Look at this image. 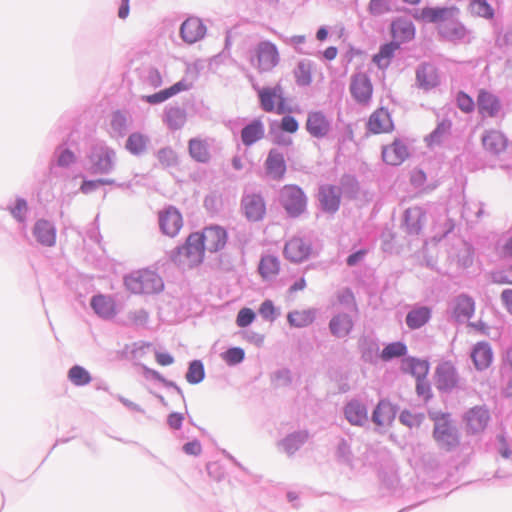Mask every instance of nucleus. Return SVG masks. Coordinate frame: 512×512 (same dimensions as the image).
<instances>
[{
  "label": "nucleus",
  "mask_w": 512,
  "mask_h": 512,
  "mask_svg": "<svg viewBox=\"0 0 512 512\" xmlns=\"http://www.w3.org/2000/svg\"><path fill=\"white\" fill-rule=\"evenodd\" d=\"M483 146L491 153L498 154L505 150L507 146L506 138L497 130H490L482 138Z\"/></svg>",
  "instance_id": "nucleus-33"
},
{
  "label": "nucleus",
  "mask_w": 512,
  "mask_h": 512,
  "mask_svg": "<svg viewBox=\"0 0 512 512\" xmlns=\"http://www.w3.org/2000/svg\"><path fill=\"white\" fill-rule=\"evenodd\" d=\"M399 420L403 425L409 428H417L423 422L424 415L422 413H413L411 411L404 410L401 412Z\"/></svg>",
  "instance_id": "nucleus-46"
},
{
  "label": "nucleus",
  "mask_w": 512,
  "mask_h": 512,
  "mask_svg": "<svg viewBox=\"0 0 512 512\" xmlns=\"http://www.w3.org/2000/svg\"><path fill=\"white\" fill-rule=\"evenodd\" d=\"M411 183L415 186H422L426 182V175L420 169H415L411 172Z\"/></svg>",
  "instance_id": "nucleus-61"
},
{
  "label": "nucleus",
  "mask_w": 512,
  "mask_h": 512,
  "mask_svg": "<svg viewBox=\"0 0 512 512\" xmlns=\"http://www.w3.org/2000/svg\"><path fill=\"white\" fill-rule=\"evenodd\" d=\"M341 189L338 186L325 184L319 188L318 201L321 208L328 213H335L341 202Z\"/></svg>",
  "instance_id": "nucleus-14"
},
{
  "label": "nucleus",
  "mask_w": 512,
  "mask_h": 512,
  "mask_svg": "<svg viewBox=\"0 0 512 512\" xmlns=\"http://www.w3.org/2000/svg\"><path fill=\"white\" fill-rule=\"evenodd\" d=\"M436 386L440 390H450L457 385L458 379L454 366L444 362L436 370Z\"/></svg>",
  "instance_id": "nucleus-22"
},
{
  "label": "nucleus",
  "mask_w": 512,
  "mask_h": 512,
  "mask_svg": "<svg viewBox=\"0 0 512 512\" xmlns=\"http://www.w3.org/2000/svg\"><path fill=\"white\" fill-rule=\"evenodd\" d=\"M200 237V243L204 246V251L218 252L222 250L228 240L227 231L219 225H211L197 232Z\"/></svg>",
  "instance_id": "nucleus-9"
},
{
  "label": "nucleus",
  "mask_w": 512,
  "mask_h": 512,
  "mask_svg": "<svg viewBox=\"0 0 512 512\" xmlns=\"http://www.w3.org/2000/svg\"><path fill=\"white\" fill-rule=\"evenodd\" d=\"M204 378V367L200 361H193L186 374V380L191 384H197Z\"/></svg>",
  "instance_id": "nucleus-47"
},
{
  "label": "nucleus",
  "mask_w": 512,
  "mask_h": 512,
  "mask_svg": "<svg viewBox=\"0 0 512 512\" xmlns=\"http://www.w3.org/2000/svg\"><path fill=\"white\" fill-rule=\"evenodd\" d=\"M205 34V25L196 17L186 19L180 27V35L182 39L189 44H193L201 40Z\"/></svg>",
  "instance_id": "nucleus-19"
},
{
  "label": "nucleus",
  "mask_w": 512,
  "mask_h": 512,
  "mask_svg": "<svg viewBox=\"0 0 512 512\" xmlns=\"http://www.w3.org/2000/svg\"><path fill=\"white\" fill-rule=\"evenodd\" d=\"M429 417L434 422L433 437L437 444L447 451L459 445V436L456 428L449 419V414L430 412Z\"/></svg>",
  "instance_id": "nucleus-3"
},
{
  "label": "nucleus",
  "mask_w": 512,
  "mask_h": 512,
  "mask_svg": "<svg viewBox=\"0 0 512 512\" xmlns=\"http://www.w3.org/2000/svg\"><path fill=\"white\" fill-rule=\"evenodd\" d=\"M259 313L264 319L273 321L276 317V309L273 302L265 300L259 308Z\"/></svg>",
  "instance_id": "nucleus-53"
},
{
  "label": "nucleus",
  "mask_w": 512,
  "mask_h": 512,
  "mask_svg": "<svg viewBox=\"0 0 512 512\" xmlns=\"http://www.w3.org/2000/svg\"><path fill=\"white\" fill-rule=\"evenodd\" d=\"M314 72V65L309 60H302L298 63L294 70L296 82L300 86H308L312 82V73Z\"/></svg>",
  "instance_id": "nucleus-39"
},
{
  "label": "nucleus",
  "mask_w": 512,
  "mask_h": 512,
  "mask_svg": "<svg viewBox=\"0 0 512 512\" xmlns=\"http://www.w3.org/2000/svg\"><path fill=\"white\" fill-rule=\"evenodd\" d=\"M397 408L389 400L382 399L372 413V421L379 427L390 426L396 417Z\"/></svg>",
  "instance_id": "nucleus-20"
},
{
  "label": "nucleus",
  "mask_w": 512,
  "mask_h": 512,
  "mask_svg": "<svg viewBox=\"0 0 512 512\" xmlns=\"http://www.w3.org/2000/svg\"><path fill=\"white\" fill-rule=\"evenodd\" d=\"M410 156L408 146L401 139H394L390 144L384 145L381 151L382 160L390 166H399Z\"/></svg>",
  "instance_id": "nucleus-11"
},
{
  "label": "nucleus",
  "mask_w": 512,
  "mask_h": 512,
  "mask_svg": "<svg viewBox=\"0 0 512 512\" xmlns=\"http://www.w3.org/2000/svg\"><path fill=\"white\" fill-rule=\"evenodd\" d=\"M283 252L289 261L302 262L310 255L311 247L303 239L294 237L285 244Z\"/></svg>",
  "instance_id": "nucleus-21"
},
{
  "label": "nucleus",
  "mask_w": 512,
  "mask_h": 512,
  "mask_svg": "<svg viewBox=\"0 0 512 512\" xmlns=\"http://www.w3.org/2000/svg\"><path fill=\"white\" fill-rule=\"evenodd\" d=\"M37 241L45 246H53L56 242V231L53 225L46 220L36 222L33 229Z\"/></svg>",
  "instance_id": "nucleus-28"
},
{
  "label": "nucleus",
  "mask_w": 512,
  "mask_h": 512,
  "mask_svg": "<svg viewBox=\"0 0 512 512\" xmlns=\"http://www.w3.org/2000/svg\"><path fill=\"white\" fill-rule=\"evenodd\" d=\"M474 312V302L467 296H459L454 306V315L458 319L470 318Z\"/></svg>",
  "instance_id": "nucleus-40"
},
{
  "label": "nucleus",
  "mask_w": 512,
  "mask_h": 512,
  "mask_svg": "<svg viewBox=\"0 0 512 512\" xmlns=\"http://www.w3.org/2000/svg\"><path fill=\"white\" fill-rule=\"evenodd\" d=\"M27 211V203L25 200H17L14 208L12 209V214L15 218L19 220H23V217Z\"/></svg>",
  "instance_id": "nucleus-59"
},
{
  "label": "nucleus",
  "mask_w": 512,
  "mask_h": 512,
  "mask_svg": "<svg viewBox=\"0 0 512 512\" xmlns=\"http://www.w3.org/2000/svg\"><path fill=\"white\" fill-rule=\"evenodd\" d=\"M501 299L508 312L512 313V289H506L501 294Z\"/></svg>",
  "instance_id": "nucleus-63"
},
{
  "label": "nucleus",
  "mask_w": 512,
  "mask_h": 512,
  "mask_svg": "<svg viewBox=\"0 0 512 512\" xmlns=\"http://www.w3.org/2000/svg\"><path fill=\"white\" fill-rule=\"evenodd\" d=\"M127 119L124 114L117 111L113 114L111 126L114 130L122 132L126 128Z\"/></svg>",
  "instance_id": "nucleus-56"
},
{
  "label": "nucleus",
  "mask_w": 512,
  "mask_h": 512,
  "mask_svg": "<svg viewBox=\"0 0 512 512\" xmlns=\"http://www.w3.org/2000/svg\"><path fill=\"white\" fill-rule=\"evenodd\" d=\"M124 286L135 295H152L164 289V282L156 271L144 268L127 274Z\"/></svg>",
  "instance_id": "nucleus-1"
},
{
  "label": "nucleus",
  "mask_w": 512,
  "mask_h": 512,
  "mask_svg": "<svg viewBox=\"0 0 512 512\" xmlns=\"http://www.w3.org/2000/svg\"><path fill=\"white\" fill-rule=\"evenodd\" d=\"M190 88V84L186 82L185 80L179 81L172 85L171 87L161 90L155 94L147 95L144 97L145 101L150 104H157L161 103L170 97L182 92L186 91Z\"/></svg>",
  "instance_id": "nucleus-30"
},
{
  "label": "nucleus",
  "mask_w": 512,
  "mask_h": 512,
  "mask_svg": "<svg viewBox=\"0 0 512 512\" xmlns=\"http://www.w3.org/2000/svg\"><path fill=\"white\" fill-rule=\"evenodd\" d=\"M369 11L374 15H381L390 11V0H371Z\"/></svg>",
  "instance_id": "nucleus-51"
},
{
  "label": "nucleus",
  "mask_w": 512,
  "mask_h": 512,
  "mask_svg": "<svg viewBox=\"0 0 512 512\" xmlns=\"http://www.w3.org/2000/svg\"><path fill=\"white\" fill-rule=\"evenodd\" d=\"M91 307L100 317L111 318L116 314L115 302L105 295H96L91 300Z\"/></svg>",
  "instance_id": "nucleus-31"
},
{
  "label": "nucleus",
  "mask_w": 512,
  "mask_h": 512,
  "mask_svg": "<svg viewBox=\"0 0 512 512\" xmlns=\"http://www.w3.org/2000/svg\"><path fill=\"white\" fill-rule=\"evenodd\" d=\"M183 451L187 455L198 456L202 452L201 443L198 440L190 441L183 446Z\"/></svg>",
  "instance_id": "nucleus-58"
},
{
  "label": "nucleus",
  "mask_w": 512,
  "mask_h": 512,
  "mask_svg": "<svg viewBox=\"0 0 512 512\" xmlns=\"http://www.w3.org/2000/svg\"><path fill=\"white\" fill-rule=\"evenodd\" d=\"M478 112L483 118H494L501 110V102L491 92L481 89L477 96Z\"/></svg>",
  "instance_id": "nucleus-16"
},
{
  "label": "nucleus",
  "mask_w": 512,
  "mask_h": 512,
  "mask_svg": "<svg viewBox=\"0 0 512 512\" xmlns=\"http://www.w3.org/2000/svg\"><path fill=\"white\" fill-rule=\"evenodd\" d=\"M265 135V127L260 119L247 124L241 131V140L245 146H251Z\"/></svg>",
  "instance_id": "nucleus-27"
},
{
  "label": "nucleus",
  "mask_w": 512,
  "mask_h": 512,
  "mask_svg": "<svg viewBox=\"0 0 512 512\" xmlns=\"http://www.w3.org/2000/svg\"><path fill=\"white\" fill-rule=\"evenodd\" d=\"M471 358L478 370L488 368L493 360V352L490 345L486 342H480L472 350Z\"/></svg>",
  "instance_id": "nucleus-26"
},
{
  "label": "nucleus",
  "mask_w": 512,
  "mask_h": 512,
  "mask_svg": "<svg viewBox=\"0 0 512 512\" xmlns=\"http://www.w3.org/2000/svg\"><path fill=\"white\" fill-rule=\"evenodd\" d=\"M75 161V155L70 150H64L58 157V164L60 166L66 167L72 164Z\"/></svg>",
  "instance_id": "nucleus-60"
},
{
  "label": "nucleus",
  "mask_w": 512,
  "mask_h": 512,
  "mask_svg": "<svg viewBox=\"0 0 512 512\" xmlns=\"http://www.w3.org/2000/svg\"><path fill=\"white\" fill-rule=\"evenodd\" d=\"M430 309L427 307H419L410 311L406 316V323L411 329H418L428 322L430 319Z\"/></svg>",
  "instance_id": "nucleus-38"
},
{
  "label": "nucleus",
  "mask_w": 512,
  "mask_h": 512,
  "mask_svg": "<svg viewBox=\"0 0 512 512\" xmlns=\"http://www.w3.org/2000/svg\"><path fill=\"white\" fill-rule=\"evenodd\" d=\"M242 209L249 221H260L266 214V204L259 194H250L242 199Z\"/></svg>",
  "instance_id": "nucleus-15"
},
{
  "label": "nucleus",
  "mask_w": 512,
  "mask_h": 512,
  "mask_svg": "<svg viewBox=\"0 0 512 512\" xmlns=\"http://www.w3.org/2000/svg\"><path fill=\"white\" fill-rule=\"evenodd\" d=\"M315 309L295 310L287 315V320L291 326L306 327L315 320Z\"/></svg>",
  "instance_id": "nucleus-37"
},
{
  "label": "nucleus",
  "mask_w": 512,
  "mask_h": 512,
  "mask_svg": "<svg viewBox=\"0 0 512 512\" xmlns=\"http://www.w3.org/2000/svg\"><path fill=\"white\" fill-rule=\"evenodd\" d=\"M298 127V122L292 116H284L281 120L280 128L285 132L295 133Z\"/></svg>",
  "instance_id": "nucleus-54"
},
{
  "label": "nucleus",
  "mask_w": 512,
  "mask_h": 512,
  "mask_svg": "<svg viewBox=\"0 0 512 512\" xmlns=\"http://www.w3.org/2000/svg\"><path fill=\"white\" fill-rule=\"evenodd\" d=\"M188 149L190 156L197 162L206 163L211 155L207 140L202 138H192L189 140Z\"/></svg>",
  "instance_id": "nucleus-32"
},
{
  "label": "nucleus",
  "mask_w": 512,
  "mask_h": 512,
  "mask_svg": "<svg viewBox=\"0 0 512 512\" xmlns=\"http://www.w3.org/2000/svg\"><path fill=\"white\" fill-rule=\"evenodd\" d=\"M306 129L312 136L321 138L329 132L330 124L325 115L320 112H312L308 115Z\"/></svg>",
  "instance_id": "nucleus-23"
},
{
  "label": "nucleus",
  "mask_w": 512,
  "mask_h": 512,
  "mask_svg": "<svg viewBox=\"0 0 512 512\" xmlns=\"http://www.w3.org/2000/svg\"><path fill=\"white\" fill-rule=\"evenodd\" d=\"M367 130L372 134H385L394 130V123L387 108H377L369 116L366 123Z\"/></svg>",
  "instance_id": "nucleus-12"
},
{
  "label": "nucleus",
  "mask_w": 512,
  "mask_h": 512,
  "mask_svg": "<svg viewBox=\"0 0 512 512\" xmlns=\"http://www.w3.org/2000/svg\"><path fill=\"white\" fill-rule=\"evenodd\" d=\"M390 33L393 42H398L400 46L402 43L409 42L414 39L416 29L414 24L403 18H397L391 22Z\"/></svg>",
  "instance_id": "nucleus-17"
},
{
  "label": "nucleus",
  "mask_w": 512,
  "mask_h": 512,
  "mask_svg": "<svg viewBox=\"0 0 512 512\" xmlns=\"http://www.w3.org/2000/svg\"><path fill=\"white\" fill-rule=\"evenodd\" d=\"M399 48L398 42L393 41L381 45L379 51L372 57L373 63L379 69H386Z\"/></svg>",
  "instance_id": "nucleus-29"
},
{
  "label": "nucleus",
  "mask_w": 512,
  "mask_h": 512,
  "mask_svg": "<svg viewBox=\"0 0 512 512\" xmlns=\"http://www.w3.org/2000/svg\"><path fill=\"white\" fill-rule=\"evenodd\" d=\"M279 199L282 207L290 217H299L306 211L307 197L297 185H284L280 190Z\"/></svg>",
  "instance_id": "nucleus-4"
},
{
  "label": "nucleus",
  "mask_w": 512,
  "mask_h": 512,
  "mask_svg": "<svg viewBox=\"0 0 512 512\" xmlns=\"http://www.w3.org/2000/svg\"><path fill=\"white\" fill-rule=\"evenodd\" d=\"M457 106L464 113H471L475 108V103L468 94L459 92L457 95Z\"/></svg>",
  "instance_id": "nucleus-50"
},
{
  "label": "nucleus",
  "mask_w": 512,
  "mask_h": 512,
  "mask_svg": "<svg viewBox=\"0 0 512 512\" xmlns=\"http://www.w3.org/2000/svg\"><path fill=\"white\" fill-rule=\"evenodd\" d=\"M184 420V416L180 413H171L168 416V424L172 429H180L182 422Z\"/></svg>",
  "instance_id": "nucleus-62"
},
{
  "label": "nucleus",
  "mask_w": 512,
  "mask_h": 512,
  "mask_svg": "<svg viewBox=\"0 0 512 512\" xmlns=\"http://www.w3.org/2000/svg\"><path fill=\"white\" fill-rule=\"evenodd\" d=\"M410 373L417 379H424L428 373L429 366L426 361L410 359L407 361Z\"/></svg>",
  "instance_id": "nucleus-45"
},
{
  "label": "nucleus",
  "mask_w": 512,
  "mask_h": 512,
  "mask_svg": "<svg viewBox=\"0 0 512 512\" xmlns=\"http://www.w3.org/2000/svg\"><path fill=\"white\" fill-rule=\"evenodd\" d=\"M69 380L76 386H84L91 382L90 373L82 366L75 365L68 371Z\"/></svg>",
  "instance_id": "nucleus-41"
},
{
  "label": "nucleus",
  "mask_w": 512,
  "mask_h": 512,
  "mask_svg": "<svg viewBox=\"0 0 512 512\" xmlns=\"http://www.w3.org/2000/svg\"><path fill=\"white\" fill-rule=\"evenodd\" d=\"M250 62L260 73L271 71L279 63L277 47L269 41L258 43L253 50Z\"/></svg>",
  "instance_id": "nucleus-5"
},
{
  "label": "nucleus",
  "mask_w": 512,
  "mask_h": 512,
  "mask_svg": "<svg viewBox=\"0 0 512 512\" xmlns=\"http://www.w3.org/2000/svg\"><path fill=\"white\" fill-rule=\"evenodd\" d=\"M147 138L141 133H132L126 141V149L134 154L138 155L146 149Z\"/></svg>",
  "instance_id": "nucleus-42"
},
{
  "label": "nucleus",
  "mask_w": 512,
  "mask_h": 512,
  "mask_svg": "<svg viewBox=\"0 0 512 512\" xmlns=\"http://www.w3.org/2000/svg\"><path fill=\"white\" fill-rule=\"evenodd\" d=\"M469 7L473 15L487 19H491L494 16L493 8L485 0H473Z\"/></svg>",
  "instance_id": "nucleus-43"
},
{
  "label": "nucleus",
  "mask_w": 512,
  "mask_h": 512,
  "mask_svg": "<svg viewBox=\"0 0 512 512\" xmlns=\"http://www.w3.org/2000/svg\"><path fill=\"white\" fill-rule=\"evenodd\" d=\"M407 348L401 342H393L384 347L381 352V359L388 361L406 354Z\"/></svg>",
  "instance_id": "nucleus-44"
},
{
  "label": "nucleus",
  "mask_w": 512,
  "mask_h": 512,
  "mask_svg": "<svg viewBox=\"0 0 512 512\" xmlns=\"http://www.w3.org/2000/svg\"><path fill=\"white\" fill-rule=\"evenodd\" d=\"M500 254L503 257L512 258V236L502 245Z\"/></svg>",
  "instance_id": "nucleus-64"
},
{
  "label": "nucleus",
  "mask_w": 512,
  "mask_h": 512,
  "mask_svg": "<svg viewBox=\"0 0 512 512\" xmlns=\"http://www.w3.org/2000/svg\"><path fill=\"white\" fill-rule=\"evenodd\" d=\"M255 317L256 315L252 309L246 307L242 308L237 314L236 324L241 328L247 327L254 321Z\"/></svg>",
  "instance_id": "nucleus-48"
},
{
  "label": "nucleus",
  "mask_w": 512,
  "mask_h": 512,
  "mask_svg": "<svg viewBox=\"0 0 512 512\" xmlns=\"http://www.w3.org/2000/svg\"><path fill=\"white\" fill-rule=\"evenodd\" d=\"M258 97L264 111L277 114H283L286 111V102L280 85L259 89Z\"/></svg>",
  "instance_id": "nucleus-8"
},
{
  "label": "nucleus",
  "mask_w": 512,
  "mask_h": 512,
  "mask_svg": "<svg viewBox=\"0 0 512 512\" xmlns=\"http://www.w3.org/2000/svg\"><path fill=\"white\" fill-rule=\"evenodd\" d=\"M458 16V9L456 7H424L421 10L416 11L413 17L417 21L426 23L441 24L447 22Z\"/></svg>",
  "instance_id": "nucleus-10"
},
{
  "label": "nucleus",
  "mask_w": 512,
  "mask_h": 512,
  "mask_svg": "<svg viewBox=\"0 0 512 512\" xmlns=\"http://www.w3.org/2000/svg\"><path fill=\"white\" fill-rule=\"evenodd\" d=\"M204 254V246L200 243L198 233H191L184 244L172 252L170 258L179 268L191 269L203 262Z\"/></svg>",
  "instance_id": "nucleus-2"
},
{
  "label": "nucleus",
  "mask_w": 512,
  "mask_h": 512,
  "mask_svg": "<svg viewBox=\"0 0 512 512\" xmlns=\"http://www.w3.org/2000/svg\"><path fill=\"white\" fill-rule=\"evenodd\" d=\"M96 170L101 173L108 172L112 167L111 153L105 151L94 164Z\"/></svg>",
  "instance_id": "nucleus-52"
},
{
  "label": "nucleus",
  "mask_w": 512,
  "mask_h": 512,
  "mask_svg": "<svg viewBox=\"0 0 512 512\" xmlns=\"http://www.w3.org/2000/svg\"><path fill=\"white\" fill-rule=\"evenodd\" d=\"M490 420L488 410L483 406L471 408L464 416L466 429L469 433L476 434L485 430Z\"/></svg>",
  "instance_id": "nucleus-13"
},
{
  "label": "nucleus",
  "mask_w": 512,
  "mask_h": 512,
  "mask_svg": "<svg viewBox=\"0 0 512 512\" xmlns=\"http://www.w3.org/2000/svg\"><path fill=\"white\" fill-rule=\"evenodd\" d=\"M346 419L352 425L361 426L368 420L366 406L358 400H351L344 409Z\"/></svg>",
  "instance_id": "nucleus-25"
},
{
  "label": "nucleus",
  "mask_w": 512,
  "mask_h": 512,
  "mask_svg": "<svg viewBox=\"0 0 512 512\" xmlns=\"http://www.w3.org/2000/svg\"><path fill=\"white\" fill-rule=\"evenodd\" d=\"M354 326L353 319L350 315L340 313L332 317L329 322V329L333 336L343 338L350 334Z\"/></svg>",
  "instance_id": "nucleus-24"
},
{
  "label": "nucleus",
  "mask_w": 512,
  "mask_h": 512,
  "mask_svg": "<svg viewBox=\"0 0 512 512\" xmlns=\"http://www.w3.org/2000/svg\"><path fill=\"white\" fill-rule=\"evenodd\" d=\"M374 87L370 77L364 72H358L351 76L349 92L353 100L362 106L371 103Z\"/></svg>",
  "instance_id": "nucleus-6"
},
{
  "label": "nucleus",
  "mask_w": 512,
  "mask_h": 512,
  "mask_svg": "<svg viewBox=\"0 0 512 512\" xmlns=\"http://www.w3.org/2000/svg\"><path fill=\"white\" fill-rule=\"evenodd\" d=\"M160 231L167 237H176L184 225L181 212L174 206H168L157 214Z\"/></svg>",
  "instance_id": "nucleus-7"
},
{
  "label": "nucleus",
  "mask_w": 512,
  "mask_h": 512,
  "mask_svg": "<svg viewBox=\"0 0 512 512\" xmlns=\"http://www.w3.org/2000/svg\"><path fill=\"white\" fill-rule=\"evenodd\" d=\"M494 280L500 284H512V266L495 272Z\"/></svg>",
  "instance_id": "nucleus-55"
},
{
  "label": "nucleus",
  "mask_w": 512,
  "mask_h": 512,
  "mask_svg": "<svg viewBox=\"0 0 512 512\" xmlns=\"http://www.w3.org/2000/svg\"><path fill=\"white\" fill-rule=\"evenodd\" d=\"M417 80L424 89H431L438 85L439 77L436 68L431 65H423L417 71Z\"/></svg>",
  "instance_id": "nucleus-36"
},
{
  "label": "nucleus",
  "mask_w": 512,
  "mask_h": 512,
  "mask_svg": "<svg viewBox=\"0 0 512 512\" xmlns=\"http://www.w3.org/2000/svg\"><path fill=\"white\" fill-rule=\"evenodd\" d=\"M267 176L274 180H282L286 173V162L284 155L276 150L269 151L264 163Z\"/></svg>",
  "instance_id": "nucleus-18"
},
{
  "label": "nucleus",
  "mask_w": 512,
  "mask_h": 512,
  "mask_svg": "<svg viewBox=\"0 0 512 512\" xmlns=\"http://www.w3.org/2000/svg\"><path fill=\"white\" fill-rule=\"evenodd\" d=\"M280 261L276 256H263L259 262L258 271L265 280L276 277L280 271Z\"/></svg>",
  "instance_id": "nucleus-35"
},
{
  "label": "nucleus",
  "mask_w": 512,
  "mask_h": 512,
  "mask_svg": "<svg viewBox=\"0 0 512 512\" xmlns=\"http://www.w3.org/2000/svg\"><path fill=\"white\" fill-rule=\"evenodd\" d=\"M439 32L448 40H460L466 36V28L458 21L457 16L441 24Z\"/></svg>",
  "instance_id": "nucleus-34"
},
{
  "label": "nucleus",
  "mask_w": 512,
  "mask_h": 512,
  "mask_svg": "<svg viewBox=\"0 0 512 512\" xmlns=\"http://www.w3.org/2000/svg\"><path fill=\"white\" fill-rule=\"evenodd\" d=\"M112 180H105V179H99V180H92V181H84L81 185V191L83 193H89L93 189H96L100 185H109L112 184Z\"/></svg>",
  "instance_id": "nucleus-57"
},
{
  "label": "nucleus",
  "mask_w": 512,
  "mask_h": 512,
  "mask_svg": "<svg viewBox=\"0 0 512 512\" xmlns=\"http://www.w3.org/2000/svg\"><path fill=\"white\" fill-rule=\"evenodd\" d=\"M244 350L239 347H234L228 349L224 355L223 359L226 361V363L230 365H235L243 361L244 359Z\"/></svg>",
  "instance_id": "nucleus-49"
}]
</instances>
